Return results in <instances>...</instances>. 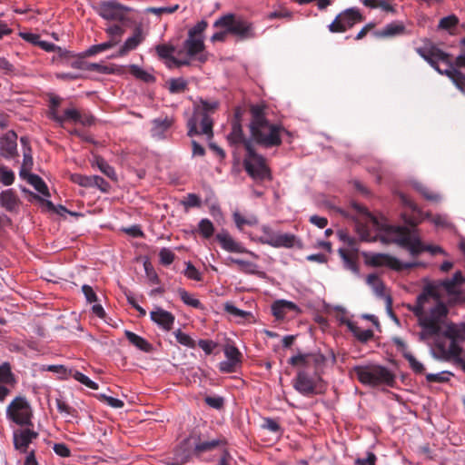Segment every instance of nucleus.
Listing matches in <instances>:
<instances>
[{
	"instance_id": "obj_60",
	"label": "nucleus",
	"mask_w": 465,
	"mask_h": 465,
	"mask_svg": "<svg viewBox=\"0 0 465 465\" xmlns=\"http://www.w3.org/2000/svg\"><path fill=\"white\" fill-rule=\"evenodd\" d=\"M98 399L104 402H105L107 405H109L112 408L120 409L123 408L124 403L123 401L111 397L106 396L104 394H101L98 396Z\"/></svg>"
},
{
	"instance_id": "obj_20",
	"label": "nucleus",
	"mask_w": 465,
	"mask_h": 465,
	"mask_svg": "<svg viewBox=\"0 0 465 465\" xmlns=\"http://www.w3.org/2000/svg\"><path fill=\"white\" fill-rule=\"evenodd\" d=\"M143 39L144 36L143 35L142 28L140 26L135 27L133 35L124 41L118 52L112 55V57L125 56L129 52L136 49L137 46L143 41Z\"/></svg>"
},
{
	"instance_id": "obj_11",
	"label": "nucleus",
	"mask_w": 465,
	"mask_h": 465,
	"mask_svg": "<svg viewBox=\"0 0 465 465\" xmlns=\"http://www.w3.org/2000/svg\"><path fill=\"white\" fill-rule=\"evenodd\" d=\"M7 417L18 425H30L32 410L25 397L15 398L7 407Z\"/></svg>"
},
{
	"instance_id": "obj_56",
	"label": "nucleus",
	"mask_w": 465,
	"mask_h": 465,
	"mask_svg": "<svg viewBox=\"0 0 465 465\" xmlns=\"http://www.w3.org/2000/svg\"><path fill=\"white\" fill-rule=\"evenodd\" d=\"M71 180L83 187L94 186V176L73 174Z\"/></svg>"
},
{
	"instance_id": "obj_8",
	"label": "nucleus",
	"mask_w": 465,
	"mask_h": 465,
	"mask_svg": "<svg viewBox=\"0 0 465 465\" xmlns=\"http://www.w3.org/2000/svg\"><path fill=\"white\" fill-rule=\"evenodd\" d=\"M214 27L227 28L231 35H233L240 41H245L256 37L255 28L252 23L242 16L233 14H227L218 18Z\"/></svg>"
},
{
	"instance_id": "obj_38",
	"label": "nucleus",
	"mask_w": 465,
	"mask_h": 465,
	"mask_svg": "<svg viewBox=\"0 0 465 465\" xmlns=\"http://www.w3.org/2000/svg\"><path fill=\"white\" fill-rule=\"evenodd\" d=\"M15 382V375L11 371V365L4 362L0 365V384H14Z\"/></svg>"
},
{
	"instance_id": "obj_9",
	"label": "nucleus",
	"mask_w": 465,
	"mask_h": 465,
	"mask_svg": "<svg viewBox=\"0 0 465 465\" xmlns=\"http://www.w3.org/2000/svg\"><path fill=\"white\" fill-rule=\"evenodd\" d=\"M243 166L247 173L255 180H265L271 178V172L266 164L265 158L258 154L253 145L247 143L246 155L243 160Z\"/></svg>"
},
{
	"instance_id": "obj_22",
	"label": "nucleus",
	"mask_w": 465,
	"mask_h": 465,
	"mask_svg": "<svg viewBox=\"0 0 465 465\" xmlns=\"http://www.w3.org/2000/svg\"><path fill=\"white\" fill-rule=\"evenodd\" d=\"M409 34L402 22L395 21L386 25L382 29L375 31L374 35L378 38H392Z\"/></svg>"
},
{
	"instance_id": "obj_47",
	"label": "nucleus",
	"mask_w": 465,
	"mask_h": 465,
	"mask_svg": "<svg viewBox=\"0 0 465 465\" xmlns=\"http://www.w3.org/2000/svg\"><path fill=\"white\" fill-rule=\"evenodd\" d=\"M233 220L239 230H242L244 225H255L257 223L256 217L245 218L237 212L233 213Z\"/></svg>"
},
{
	"instance_id": "obj_43",
	"label": "nucleus",
	"mask_w": 465,
	"mask_h": 465,
	"mask_svg": "<svg viewBox=\"0 0 465 465\" xmlns=\"http://www.w3.org/2000/svg\"><path fill=\"white\" fill-rule=\"evenodd\" d=\"M229 263L237 264L241 268V270H242L246 273H251V274L256 273V272L253 269L254 267H256V265L251 262L244 261L242 259L233 258V257H229L228 264Z\"/></svg>"
},
{
	"instance_id": "obj_57",
	"label": "nucleus",
	"mask_w": 465,
	"mask_h": 465,
	"mask_svg": "<svg viewBox=\"0 0 465 465\" xmlns=\"http://www.w3.org/2000/svg\"><path fill=\"white\" fill-rule=\"evenodd\" d=\"M179 9V5H174L172 6H163V7H149L147 8V12L150 14H153L155 15H162L163 14H173Z\"/></svg>"
},
{
	"instance_id": "obj_29",
	"label": "nucleus",
	"mask_w": 465,
	"mask_h": 465,
	"mask_svg": "<svg viewBox=\"0 0 465 465\" xmlns=\"http://www.w3.org/2000/svg\"><path fill=\"white\" fill-rule=\"evenodd\" d=\"M288 310L295 311L297 310V305L292 302L284 300L276 301L272 305V314L277 319H283Z\"/></svg>"
},
{
	"instance_id": "obj_59",
	"label": "nucleus",
	"mask_w": 465,
	"mask_h": 465,
	"mask_svg": "<svg viewBox=\"0 0 465 465\" xmlns=\"http://www.w3.org/2000/svg\"><path fill=\"white\" fill-rule=\"evenodd\" d=\"M461 351L462 350H461L460 346L457 343V341L455 340H451L447 350L442 349L443 353L447 357H451V358L459 357L461 353Z\"/></svg>"
},
{
	"instance_id": "obj_39",
	"label": "nucleus",
	"mask_w": 465,
	"mask_h": 465,
	"mask_svg": "<svg viewBox=\"0 0 465 465\" xmlns=\"http://www.w3.org/2000/svg\"><path fill=\"white\" fill-rule=\"evenodd\" d=\"M177 292L181 298V300L188 306H191L195 309H203L202 302L193 298L186 290L180 288L177 290Z\"/></svg>"
},
{
	"instance_id": "obj_10",
	"label": "nucleus",
	"mask_w": 465,
	"mask_h": 465,
	"mask_svg": "<svg viewBox=\"0 0 465 465\" xmlns=\"http://www.w3.org/2000/svg\"><path fill=\"white\" fill-rule=\"evenodd\" d=\"M364 20L363 15L358 8L351 7L341 12L329 25L328 28L331 33H344L357 23Z\"/></svg>"
},
{
	"instance_id": "obj_33",
	"label": "nucleus",
	"mask_w": 465,
	"mask_h": 465,
	"mask_svg": "<svg viewBox=\"0 0 465 465\" xmlns=\"http://www.w3.org/2000/svg\"><path fill=\"white\" fill-rule=\"evenodd\" d=\"M339 254L341 257L345 267L354 273H359V266L357 263V256L346 249H339Z\"/></svg>"
},
{
	"instance_id": "obj_35",
	"label": "nucleus",
	"mask_w": 465,
	"mask_h": 465,
	"mask_svg": "<svg viewBox=\"0 0 465 465\" xmlns=\"http://www.w3.org/2000/svg\"><path fill=\"white\" fill-rule=\"evenodd\" d=\"M117 45L118 44H116V41L109 38V40L104 43L94 45L90 46L88 49H86L84 52V56H94L99 53L109 50Z\"/></svg>"
},
{
	"instance_id": "obj_52",
	"label": "nucleus",
	"mask_w": 465,
	"mask_h": 465,
	"mask_svg": "<svg viewBox=\"0 0 465 465\" xmlns=\"http://www.w3.org/2000/svg\"><path fill=\"white\" fill-rule=\"evenodd\" d=\"M223 309L227 313L234 317L245 319L250 315V312L238 309L232 302H229L224 303Z\"/></svg>"
},
{
	"instance_id": "obj_51",
	"label": "nucleus",
	"mask_w": 465,
	"mask_h": 465,
	"mask_svg": "<svg viewBox=\"0 0 465 465\" xmlns=\"http://www.w3.org/2000/svg\"><path fill=\"white\" fill-rule=\"evenodd\" d=\"M404 358L408 361L410 367L415 373H423L425 368L421 362H420L411 352H405Z\"/></svg>"
},
{
	"instance_id": "obj_25",
	"label": "nucleus",
	"mask_w": 465,
	"mask_h": 465,
	"mask_svg": "<svg viewBox=\"0 0 465 465\" xmlns=\"http://www.w3.org/2000/svg\"><path fill=\"white\" fill-rule=\"evenodd\" d=\"M0 203L8 212H14L19 206L20 200L13 189L0 193Z\"/></svg>"
},
{
	"instance_id": "obj_2",
	"label": "nucleus",
	"mask_w": 465,
	"mask_h": 465,
	"mask_svg": "<svg viewBox=\"0 0 465 465\" xmlns=\"http://www.w3.org/2000/svg\"><path fill=\"white\" fill-rule=\"evenodd\" d=\"M325 356L320 352L298 353L288 360V363L293 367H308L313 365V374H309L305 370H300L292 381L293 388L302 395L309 396L322 393L324 391L322 379L318 369L325 361Z\"/></svg>"
},
{
	"instance_id": "obj_49",
	"label": "nucleus",
	"mask_w": 465,
	"mask_h": 465,
	"mask_svg": "<svg viewBox=\"0 0 465 465\" xmlns=\"http://www.w3.org/2000/svg\"><path fill=\"white\" fill-rule=\"evenodd\" d=\"M208 26V23L205 20L198 22L188 31V36L204 39L203 33Z\"/></svg>"
},
{
	"instance_id": "obj_62",
	"label": "nucleus",
	"mask_w": 465,
	"mask_h": 465,
	"mask_svg": "<svg viewBox=\"0 0 465 465\" xmlns=\"http://www.w3.org/2000/svg\"><path fill=\"white\" fill-rule=\"evenodd\" d=\"M86 56H84V52L80 54H74V57H72L67 65L75 69L85 70L86 62L84 61V58Z\"/></svg>"
},
{
	"instance_id": "obj_6",
	"label": "nucleus",
	"mask_w": 465,
	"mask_h": 465,
	"mask_svg": "<svg viewBox=\"0 0 465 465\" xmlns=\"http://www.w3.org/2000/svg\"><path fill=\"white\" fill-rule=\"evenodd\" d=\"M217 107V102L202 101L201 105L195 108L193 116L187 122V134L192 137L195 134H203L208 135L209 138L213 137V120L208 114L213 112Z\"/></svg>"
},
{
	"instance_id": "obj_36",
	"label": "nucleus",
	"mask_w": 465,
	"mask_h": 465,
	"mask_svg": "<svg viewBox=\"0 0 465 465\" xmlns=\"http://www.w3.org/2000/svg\"><path fill=\"white\" fill-rule=\"evenodd\" d=\"M419 325L422 328V331L419 334L420 341H424L429 338L439 335L441 328H437L431 322L424 323L420 322Z\"/></svg>"
},
{
	"instance_id": "obj_48",
	"label": "nucleus",
	"mask_w": 465,
	"mask_h": 465,
	"mask_svg": "<svg viewBox=\"0 0 465 465\" xmlns=\"http://www.w3.org/2000/svg\"><path fill=\"white\" fill-rule=\"evenodd\" d=\"M173 334L180 344L192 349L195 348V341L193 340L188 334L183 332L180 329L176 330Z\"/></svg>"
},
{
	"instance_id": "obj_45",
	"label": "nucleus",
	"mask_w": 465,
	"mask_h": 465,
	"mask_svg": "<svg viewBox=\"0 0 465 465\" xmlns=\"http://www.w3.org/2000/svg\"><path fill=\"white\" fill-rule=\"evenodd\" d=\"M224 354L228 361H232V362L237 363L242 362V355L234 345H226L224 348Z\"/></svg>"
},
{
	"instance_id": "obj_37",
	"label": "nucleus",
	"mask_w": 465,
	"mask_h": 465,
	"mask_svg": "<svg viewBox=\"0 0 465 465\" xmlns=\"http://www.w3.org/2000/svg\"><path fill=\"white\" fill-rule=\"evenodd\" d=\"M28 183L45 196H50L49 190L44 180L37 174L28 175Z\"/></svg>"
},
{
	"instance_id": "obj_23",
	"label": "nucleus",
	"mask_w": 465,
	"mask_h": 465,
	"mask_svg": "<svg viewBox=\"0 0 465 465\" xmlns=\"http://www.w3.org/2000/svg\"><path fill=\"white\" fill-rule=\"evenodd\" d=\"M173 121L172 118H156L152 121L151 135L156 140L165 139L166 132L173 125Z\"/></svg>"
},
{
	"instance_id": "obj_54",
	"label": "nucleus",
	"mask_w": 465,
	"mask_h": 465,
	"mask_svg": "<svg viewBox=\"0 0 465 465\" xmlns=\"http://www.w3.org/2000/svg\"><path fill=\"white\" fill-rule=\"evenodd\" d=\"M155 49L159 57L169 60L173 57L172 54L175 50L174 46L170 45H158Z\"/></svg>"
},
{
	"instance_id": "obj_58",
	"label": "nucleus",
	"mask_w": 465,
	"mask_h": 465,
	"mask_svg": "<svg viewBox=\"0 0 465 465\" xmlns=\"http://www.w3.org/2000/svg\"><path fill=\"white\" fill-rule=\"evenodd\" d=\"M459 23V19L456 15H451L446 17H443L440 20L439 27L441 29L449 30L454 26H456Z\"/></svg>"
},
{
	"instance_id": "obj_4",
	"label": "nucleus",
	"mask_w": 465,
	"mask_h": 465,
	"mask_svg": "<svg viewBox=\"0 0 465 465\" xmlns=\"http://www.w3.org/2000/svg\"><path fill=\"white\" fill-rule=\"evenodd\" d=\"M416 52L437 72L451 79L460 92L465 93V75L453 66L449 54L430 41H425L423 46L416 48Z\"/></svg>"
},
{
	"instance_id": "obj_27",
	"label": "nucleus",
	"mask_w": 465,
	"mask_h": 465,
	"mask_svg": "<svg viewBox=\"0 0 465 465\" xmlns=\"http://www.w3.org/2000/svg\"><path fill=\"white\" fill-rule=\"evenodd\" d=\"M342 323H344L348 327L350 331H351L352 334L361 342L365 343L371 339H372L374 336V333L371 329L361 330L355 322L350 320H344L342 321Z\"/></svg>"
},
{
	"instance_id": "obj_28",
	"label": "nucleus",
	"mask_w": 465,
	"mask_h": 465,
	"mask_svg": "<svg viewBox=\"0 0 465 465\" xmlns=\"http://www.w3.org/2000/svg\"><path fill=\"white\" fill-rule=\"evenodd\" d=\"M464 281L465 279L461 272H456L452 278L441 281L439 285L436 286L438 289L439 287L443 288L450 294H456L458 293V285L461 284Z\"/></svg>"
},
{
	"instance_id": "obj_13",
	"label": "nucleus",
	"mask_w": 465,
	"mask_h": 465,
	"mask_svg": "<svg viewBox=\"0 0 465 465\" xmlns=\"http://www.w3.org/2000/svg\"><path fill=\"white\" fill-rule=\"evenodd\" d=\"M241 117L242 110L237 108L234 113V118L232 121V130L227 135V141L229 144L235 149L240 145H243L244 149L246 150L247 143L252 145V140L245 137L241 123Z\"/></svg>"
},
{
	"instance_id": "obj_32",
	"label": "nucleus",
	"mask_w": 465,
	"mask_h": 465,
	"mask_svg": "<svg viewBox=\"0 0 465 465\" xmlns=\"http://www.w3.org/2000/svg\"><path fill=\"white\" fill-rule=\"evenodd\" d=\"M56 407L58 411L63 414L64 417L68 418L66 420L67 422H72L74 420H78L79 415L76 409L70 406L64 401L61 399L56 400ZM78 422V420H76Z\"/></svg>"
},
{
	"instance_id": "obj_12",
	"label": "nucleus",
	"mask_w": 465,
	"mask_h": 465,
	"mask_svg": "<svg viewBox=\"0 0 465 465\" xmlns=\"http://www.w3.org/2000/svg\"><path fill=\"white\" fill-rule=\"evenodd\" d=\"M366 262L373 267L387 266L398 272L415 266V263L401 262L399 259L385 253H374L366 256Z\"/></svg>"
},
{
	"instance_id": "obj_14",
	"label": "nucleus",
	"mask_w": 465,
	"mask_h": 465,
	"mask_svg": "<svg viewBox=\"0 0 465 465\" xmlns=\"http://www.w3.org/2000/svg\"><path fill=\"white\" fill-rule=\"evenodd\" d=\"M129 11V7L116 1H104L99 5L98 13L104 19L122 22L125 19V13Z\"/></svg>"
},
{
	"instance_id": "obj_63",
	"label": "nucleus",
	"mask_w": 465,
	"mask_h": 465,
	"mask_svg": "<svg viewBox=\"0 0 465 465\" xmlns=\"http://www.w3.org/2000/svg\"><path fill=\"white\" fill-rule=\"evenodd\" d=\"M54 453L60 457L67 458L71 456V450L64 443H55L53 446Z\"/></svg>"
},
{
	"instance_id": "obj_50",
	"label": "nucleus",
	"mask_w": 465,
	"mask_h": 465,
	"mask_svg": "<svg viewBox=\"0 0 465 465\" xmlns=\"http://www.w3.org/2000/svg\"><path fill=\"white\" fill-rule=\"evenodd\" d=\"M105 33L109 35V38L116 41L119 44L122 40V36L124 34V29L118 25H113L105 29Z\"/></svg>"
},
{
	"instance_id": "obj_3",
	"label": "nucleus",
	"mask_w": 465,
	"mask_h": 465,
	"mask_svg": "<svg viewBox=\"0 0 465 465\" xmlns=\"http://www.w3.org/2000/svg\"><path fill=\"white\" fill-rule=\"evenodd\" d=\"M267 107L264 104H252L250 107L252 120L249 124L251 137L264 148L278 147L282 144V134L289 132L281 124H272L266 118Z\"/></svg>"
},
{
	"instance_id": "obj_31",
	"label": "nucleus",
	"mask_w": 465,
	"mask_h": 465,
	"mask_svg": "<svg viewBox=\"0 0 465 465\" xmlns=\"http://www.w3.org/2000/svg\"><path fill=\"white\" fill-rule=\"evenodd\" d=\"M80 119V112L74 108H67L64 111L63 115H59L58 113L52 114V120L59 124L61 126L67 121L78 123Z\"/></svg>"
},
{
	"instance_id": "obj_40",
	"label": "nucleus",
	"mask_w": 465,
	"mask_h": 465,
	"mask_svg": "<svg viewBox=\"0 0 465 465\" xmlns=\"http://www.w3.org/2000/svg\"><path fill=\"white\" fill-rule=\"evenodd\" d=\"M198 231L204 239H209L214 233V226L209 219L204 218L199 222Z\"/></svg>"
},
{
	"instance_id": "obj_17",
	"label": "nucleus",
	"mask_w": 465,
	"mask_h": 465,
	"mask_svg": "<svg viewBox=\"0 0 465 465\" xmlns=\"http://www.w3.org/2000/svg\"><path fill=\"white\" fill-rule=\"evenodd\" d=\"M434 301L436 304L430 310L429 312H426L425 317L421 318L420 322L424 323L431 322L437 328H441V324L444 322L449 311L447 306L442 302H440V297Z\"/></svg>"
},
{
	"instance_id": "obj_16",
	"label": "nucleus",
	"mask_w": 465,
	"mask_h": 465,
	"mask_svg": "<svg viewBox=\"0 0 465 465\" xmlns=\"http://www.w3.org/2000/svg\"><path fill=\"white\" fill-rule=\"evenodd\" d=\"M439 298L438 288L434 284H428L424 287L422 292L417 298L416 305L411 309L415 316L418 317L419 323L420 319L424 318L426 312L424 311L425 304L430 299L437 300Z\"/></svg>"
},
{
	"instance_id": "obj_61",
	"label": "nucleus",
	"mask_w": 465,
	"mask_h": 465,
	"mask_svg": "<svg viewBox=\"0 0 465 465\" xmlns=\"http://www.w3.org/2000/svg\"><path fill=\"white\" fill-rule=\"evenodd\" d=\"M184 275L191 280L198 282L203 280L201 272L191 262H187Z\"/></svg>"
},
{
	"instance_id": "obj_64",
	"label": "nucleus",
	"mask_w": 465,
	"mask_h": 465,
	"mask_svg": "<svg viewBox=\"0 0 465 465\" xmlns=\"http://www.w3.org/2000/svg\"><path fill=\"white\" fill-rule=\"evenodd\" d=\"M198 346L206 353L212 354L213 350L216 348L217 343L212 340H200Z\"/></svg>"
},
{
	"instance_id": "obj_24",
	"label": "nucleus",
	"mask_w": 465,
	"mask_h": 465,
	"mask_svg": "<svg viewBox=\"0 0 465 465\" xmlns=\"http://www.w3.org/2000/svg\"><path fill=\"white\" fill-rule=\"evenodd\" d=\"M38 436V433L25 429L14 434V444L15 449L25 451L29 443Z\"/></svg>"
},
{
	"instance_id": "obj_15",
	"label": "nucleus",
	"mask_w": 465,
	"mask_h": 465,
	"mask_svg": "<svg viewBox=\"0 0 465 465\" xmlns=\"http://www.w3.org/2000/svg\"><path fill=\"white\" fill-rule=\"evenodd\" d=\"M263 232L266 236L261 242L274 248H292L297 242L296 236L292 233H274L268 227H263Z\"/></svg>"
},
{
	"instance_id": "obj_34",
	"label": "nucleus",
	"mask_w": 465,
	"mask_h": 465,
	"mask_svg": "<svg viewBox=\"0 0 465 465\" xmlns=\"http://www.w3.org/2000/svg\"><path fill=\"white\" fill-rule=\"evenodd\" d=\"M93 165H96L99 170L113 181L117 180V175L114 168L111 166L103 157L95 156Z\"/></svg>"
},
{
	"instance_id": "obj_7",
	"label": "nucleus",
	"mask_w": 465,
	"mask_h": 465,
	"mask_svg": "<svg viewBox=\"0 0 465 465\" xmlns=\"http://www.w3.org/2000/svg\"><path fill=\"white\" fill-rule=\"evenodd\" d=\"M191 441L193 443V451L181 446L173 454V465H183L190 460L192 454L199 457L204 452L212 451L219 446L225 444V441L221 439L202 441L200 435L197 434L190 435V437L183 441V444H190Z\"/></svg>"
},
{
	"instance_id": "obj_41",
	"label": "nucleus",
	"mask_w": 465,
	"mask_h": 465,
	"mask_svg": "<svg viewBox=\"0 0 465 465\" xmlns=\"http://www.w3.org/2000/svg\"><path fill=\"white\" fill-rule=\"evenodd\" d=\"M367 283L372 287V289L374 290V292L377 295H379V296L384 295L385 287H384L383 282L378 277V275H376L374 273L369 274L367 276Z\"/></svg>"
},
{
	"instance_id": "obj_1",
	"label": "nucleus",
	"mask_w": 465,
	"mask_h": 465,
	"mask_svg": "<svg viewBox=\"0 0 465 465\" xmlns=\"http://www.w3.org/2000/svg\"><path fill=\"white\" fill-rule=\"evenodd\" d=\"M352 207L357 213L362 215L366 223L375 230L384 232L385 236L396 242L401 247L410 252L412 256H418L423 252H429L432 255L438 253L445 254L444 250L440 246L425 245L416 233L414 228L405 226L391 225L384 219L379 220L371 214L368 209L359 203H353Z\"/></svg>"
},
{
	"instance_id": "obj_53",
	"label": "nucleus",
	"mask_w": 465,
	"mask_h": 465,
	"mask_svg": "<svg viewBox=\"0 0 465 465\" xmlns=\"http://www.w3.org/2000/svg\"><path fill=\"white\" fill-rule=\"evenodd\" d=\"M73 377L77 381H79L82 384L85 385L89 389H92V390H97L98 389V384L96 382L93 381L86 375H84V373H82V372H80L78 371H74V373L73 374Z\"/></svg>"
},
{
	"instance_id": "obj_55",
	"label": "nucleus",
	"mask_w": 465,
	"mask_h": 465,
	"mask_svg": "<svg viewBox=\"0 0 465 465\" xmlns=\"http://www.w3.org/2000/svg\"><path fill=\"white\" fill-rule=\"evenodd\" d=\"M160 262L163 265L168 266L171 263H173L175 254L173 251H171L168 248H163L161 249L159 252Z\"/></svg>"
},
{
	"instance_id": "obj_44",
	"label": "nucleus",
	"mask_w": 465,
	"mask_h": 465,
	"mask_svg": "<svg viewBox=\"0 0 465 465\" xmlns=\"http://www.w3.org/2000/svg\"><path fill=\"white\" fill-rule=\"evenodd\" d=\"M130 73L136 78L144 81L145 83H151L154 81V76L146 71L140 68L138 65L132 64L130 66Z\"/></svg>"
},
{
	"instance_id": "obj_18",
	"label": "nucleus",
	"mask_w": 465,
	"mask_h": 465,
	"mask_svg": "<svg viewBox=\"0 0 465 465\" xmlns=\"http://www.w3.org/2000/svg\"><path fill=\"white\" fill-rule=\"evenodd\" d=\"M17 134L15 131H8L0 138V155L5 159H13L18 156Z\"/></svg>"
},
{
	"instance_id": "obj_42",
	"label": "nucleus",
	"mask_w": 465,
	"mask_h": 465,
	"mask_svg": "<svg viewBox=\"0 0 465 465\" xmlns=\"http://www.w3.org/2000/svg\"><path fill=\"white\" fill-rule=\"evenodd\" d=\"M15 179V173L9 169L7 166L1 164L0 165V182L5 186H9L14 183Z\"/></svg>"
},
{
	"instance_id": "obj_30",
	"label": "nucleus",
	"mask_w": 465,
	"mask_h": 465,
	"mask_svg": "<svg viewBox=\"0 0 465 465\" xmlns=\"http://www.w3.org/2000/svg\"><path fill=\"white\" fill-rule=\"evenodd\" d=\"M124 335L126 339L129 341V342L132 343L136 348H138L139 350L144 352H150L153 351V345L143 337L137 335L136 333L131 331H125Z\"/></svg>"
},
{
	"instance_id": "obj_26",
	"label": "nucleus",
	"mask_w": 465,
	"mask_h": 465,
	"mask_svg": "<svg viewBox=\"0 0 465 465\" xmlns=\"http://www.w3.org/2000/svg\"><path fill=\"white\" fill-rule=\"evenodd\" d=\"M204 48V39L188 36L183 43V49L190 57L201 54Z\"/></svg>"
},
{
	"instance_id": "obj_5",
	"label": "nucleus",
	"mask_w": 465,
	"mask_h": 465,
	"mask_svg": "<svg viewBox=\"0 0 465 465\" xmlns=\"http://www.w3.org/2000/svg\"><path fill=\"white\" fill-rule=\"evenodd\" d=\"M351 372L366 386L393 387L396 382L395 375L388 368L378 364L356 365L351 369Z\"/></svg>"
},
{
	"instance_id": "obj_21",
	"label": "nucleus",
	"mask_w": 465,
	"mask_h": 465,
	"mask_svg": "<svg viewBox=\"0 0 465 465\" xmlns=\"http://www.w3.org/2000/svg\"><path fill=\"white\" fill-rule=\"evenodd\" d=\"M216 240L222 248L230 252L252 253L247 251L240 242L234 241L232 237L225 231L216 234Z\"/></svg>"
},
{
	"instance_id": "obj_19",
	"label": "nucleus",
	"mask_w": 465,
	"mask_h": 465,
	"mask_svg": "<svg viewBox=\"0 0 465 465\" xmlns=\"http://www.w3.org/2000/svg\"><path fill=\"white\" fill-rule=\"evenodd\" d=\"M151 320L165 331L173 329L175 317L174 315L161 307H156L150 312Z\"/></svg>"
},
{
	"instance_id": "obj_46",
	"label": "nucleus",
	"mask_w": 465,
	"mask_h": 465,
	"mask_svg": "<svg viewBox=\"0 0 465 465\" xmlns=\"http://www.w3.org/2000/svg\"><path fill=\"white\" fill-rule=\"evenodd\" d=\"M187 88V82L183 78H173L169 81V91L172 94L183 93Z\"/></svg>"
}]
</instances>
